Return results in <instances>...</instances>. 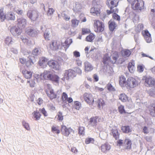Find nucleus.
Returning a JSON list of instances; mask_svg holds the SVG:
<instances>
[{
	"mask_svg": "<svg viewBox=\"0 0 155 155\" xmlns=\"http://www.w3.org/2000/svg\"><path fill=\"white\" fill-rule=\"evenodd\" d=\"M102 2L100 0H93L92 2V7L90 10L91 13L98 16L100 13V8L101 6Z\"/></svg>",
	"mask_w": 155,
	"mask_h": 155,
	"instance_id": "nucleus-1",
	"label": "nucleus"
},
{
	"mask_svg": "<svg viewBox=\"0 0 155 155\" xmlns=\"http://www.w3.org/2000/svg\"><path fill=\"white\" fill-rule=\"evenodd\" d=\"M132 8L134 10H140L144 8V2L142 0H134L131 3Z\"/></svg>",
	"mask_w": 155,
	"mask_h": 155,
	"instance_id": "nucleus-2",
	"label": "nucleus"
},
{
	"mask_svg": "<svg viewBox=\"0 0 155 155\" xmlns=\"http://www.w3.org/2000/svg\"><path fill=\"white\" fill-rule=\"evenodd\" d=\"M76 75L75 71L71 69H69L65 71L64 77L62 78V79L63 81L68 80L69 78H72L75 77Z\"/></svg>",
	"mask_w": 155,
	"mask_h": 155,
	"instance_id": "nucleus-3",
	"label": "nucleus"
},
{
	"mask_svg": "<svg viewBox=\"0 0 155 155\" xmlns=\"http://www.w3.org/2000/svg\"><path fill=\"white\" fill-rule=\"evenodd\" d=\"M94 25L95 32H101L104 30V26L103 23L99 20H94Z\"/></svg>",
	"mask_w": 155,
	"mask_h": 155,
	"instance_id": "nucleus-4",
	"label": "nucleus"
},
{
	"mask_svg": "<svg viewBox=\"0 0 155 155\" xmlns=\"http://www.w3.org/2000/svg\"><path fill=\"white\" fill-rule=\"evenodd\" d=\"M27 15L32 20L35 21L38 18V13L36 10H30L27 13Z\"/></svg>",
	"mask_w": 155,
	"mask_h": 155,
	"instance_id": "nucleus-5",
	"label": "nucleus"
},
{
	"mask_svg": "<svg viewBox=\"0 0 155 155\" xmlns=\"http://www.w3.org/2000/svg\"><path fill=\"white\" fill-rule=\"evenodd\" d=\"M85 101L90 105H92L94 102L93 97L92 94L86 93L83 95Z\"/></svg>",
	"mask_w": 155,
	"mask_h": 155,
	"instance_id": "nucleus-6",
	"label": "nucleus"
},
{
	"mask_svg": "<svg viewBox=\"0 0 155 155\" xmlns=\"http://www.w3.org/2000/svg\"><path fill=\"white\" fill-rule=\"evenodd\" d=\"M145 84L147 87H155V80L151 77H147L145 78Z\"/></svg>",
	"mask_w": 155,
	"mask_h": 155,
	"instance_id": "nucleus-7",
	"label": "nucleus"
},
{
	"mask_svg": "<svg viewBox=\"0 0 155 155\" xmlns=\"http://www.w3.org/2000/svg\"><path fill=\"white\" fill-rule=\"evenodd\" d=\"M127 85L132 88L135 87L138 84L137 82L132 77H130L128 78L127 81Z\"/></svg>",
	"mask_w": 155,
	"mask_h": 155,
	"instance_id": "nucleus-8",
	"label": "nucleus"
},
{
	"mask_svg": "<svg viewBox=\"0 0 155 155\" xmlns=\"http://www.w3.org/2000/svg\"><path fill=\"white\" fill-rule=\"evenodd\" d=\"M25 32L28 35L32 37L36 36L37 34V31L31 27H28L26 28Z\"/></svg>",
	"mask_w": 155,
	"mask_h": 155,
	"instance_id": "nucleus-9",
	"label": "nucleus"
},
{
	"mask_svg": "<svg viewBox=\"0 0 155 155\" xmlns=\"http://www.w3.org/2000/svg\"><path fill=\"white\" fill-rule=\"evenodd\" d=\"M142 33L146 42L148 43L151 42L152 41L151 35L147 30H145L143 31Z\"/></svg>",
	"mask_w": 155,
	"mask_h": 155,
	"instance_id": "nucleus-10",
	"label": "nucleus"
},
{
	"mask_svg": "<svg viewBox=\"0 0 155 155\" xmlns=\"http://www.w3.org/2000/svg\"><path fill=\"white\" fill-rule=\"evenodd\" d=\"M102 119L97 117H92L90 119L89 124L93 127L96 126L98 122L102 121Z\"/></svg>",
	"mask_w": 155,
	"mask_h": 155,
	"instance_id": "nucleus-11",
	"label": "nucleus"
},
{
	"mask_svg": "<svg viewBox=\"0 0 155 155\" xmlns=\"http://www.w3.org/2000/svg\"><path fill=\"white\" fill-rule=\"evenodd\" d=\"M48 65L53 69L55 70H59L60 66L58 62L54 60H51L48 61Z\"/></svg>",
	"mask_w": 155,
	"mask_h": 155,
	"instance_id": "nucleus-12",
	"label": "nucleus"
},
{
	"mask_svg": "<svg viewBox=\"0 0 155 155\" xmlns=\"http://www.w3.org/2000/svg\"><path fill=\"white\" fill-rule=\"evenodd\" d=\"M52 73L49 71H45L43 73L41 74L40 76H42L45 79L49 80L51 79Z\"/></svg>",
	"mask_w": 155,
	"mask_h": 155,
	"instance_id": "nucleus-13",
	"label": "nucleus"
},
{
	"mask_svg": "<svg viewBox=\"0 0 155 155\" xmlns=\"http://www.w3.org/2000/svg\"><path fill=\"white\" fill-rule=\"evenodd\" d=\"M72 131V129L67 128L64 126H61V131L63 134L66 136H68L70 133Z\"/></svg>",
	"mask_w": 155,
	"mask_h": 155,
	"instance_id": "nucleus-14",
	"label": "nucleus"
},
{
	"mask_svg": "<svg viewBox=\"0 0 155 155\" xmlns=\"http://www.w3.org/2000/svg\"><path fill=\"white\" fill-rule=\"evenodd\" d=\"M60 47V45L56 41H53L50 44L49 48L53 50H56Z\"/></svg>",
	"mask_w": 155,
	"mask_h": 155,
	"instance_id": "nucleus-15",
	"label": "nucleus"
},
{
	"mask_svg": "<svg viewBox=\"0 0 155 155\" xmlns=\"http://www.w3.org/2000/svg\"><path fill=\"white\" fill-rule=\"evenodd\" d=\"M119 57L117 52H115L111 55L110 58V61L113 64L115 63Z\"/></svg>",
	"mask_w": 155,
	"mask_h": 155,
	"instance_id": "nucleus-16",
	"label": "nucleus"
},
{
	"mask_svg": "<svg viewBox=\"0 0 155 155\" xmlns=\"http://www.w3.org/2000/svg\"><path fill=\"white\" fill-rule=\"evenodd\" d=\"M82 6L81 4L78 2H76L73 6V10L75 12H77L81 11Z\"/></svg>",
	"mask_w": 155,
	"mask_h": 155,
	"instance_id": "nucleus-17",
	"label": "nucleus"
},
{
	"mask_svg": "<svg viewBox=\"0 0 155 155\" xmlns=\"http://www.w3.org/2000/svg\"><path fill=\"white\" fill-rule=\"evenodd\" d=\"M19 28L18 26L17 27L15 26L12 27L11 28L10 31L13 35L18 36L19 33Z\"/></svg>",
	"mask_w": 155,
	"mask_h": 155,
	"instance_id": "nucleus-18",
	"label": "nucleus"
},
{
	"mask_svg": "<svg viewBox=\"0 0 155 155\" xmlns=\"http://www.w3.org/2000/svg\"><path fill=\"white\" fill-rule=\"evenodd\" d=\"M111 134L117 140L119 138L120 134L118 132V130L116 128H114L112 129L111 130Z\"/></svg>",
	"mask_w": 155,
	"mask_h": 155,
	"instance_id": "nucleus-19",
	"label": "nucleus"
},
{
	"mask_svg": "<svg viewBox=\"0 0 155 155\" xmlns=\"http://www.w3.org/2000/svg\"><path fill=\"white\" fill-rule=\"evenodd\" d=\"M46 92L47 96L51 99L55 98L57 97V95L54 92L53 89L47 91Z\"/></svg>",
	"mask_w": 155,
	"mask_h": 155,
	"instance_id": "nucleus-20",
	"label": "nucleus"
},
{
	"mask_svg": "<svg viewBox=\"0 0 155 155\" xmlns=\"http://www.w3.org/2000/svg\"><path fill=\"white\" fill-rule=\"evenodd\" d=\"M119 84L121 87L126 86L127 82L125 77L123 75L121 76L119 79Z\"/></svg>",
	"mask_w": 155,
	"mask_h": 155,
	"instance_id": "nucleus-21",
	"label": "nucleus"
},
{
	"mask_svg": "<svg viewBox=\"0 0 155 155\" xmlns=\"http://www.w3.org/2000/svg\"><path fill=\"white\" fill-rule=\"evenodd\" d=\"M110 148V146L107 143H105L101 146V149L102 151L106 153L107 151L109 150Z\"/></svg>",
	"mask_w": 155,
	"mask_h": 155,
	"instance_id": "nucleus-22",
	"label": "nucleus"
},
{
	"mask_svg": "<svg viewBox=\"0 0 155 155\" xmlns=\"http://www.w3.org/2000/svg\"><path fill=\"white\" fill-rule=\"evenodd\" d=\"M22 74L24 77L27 79L30 78L32 75V72L25 70L22 71Z\"/></svg>",
	"mask_w": 155,
	"mask_h": 155,
	"instance_id": "nucleus-23",
	"label": "nucleus"
},
{
	"mask_svg": "<svg viewBox=\"0 0 155 155\" xmlns=\"http://www.w3.org/2000/svg\"><path fill=\"white\" fill-rule=\"evenodd\" d=\"M121 53L123 57L126 58L129 57L130 55L131 52L130 50L124 49L121 51Z\"/></svg>",
	"mask_w": 155,
	"mask_h": 155,
	"instance_id": "nucleus-24",
	"label": "nucleus"
},
{
	"mask_svg": "<svg viewBox=\"0 0 155 155\" xmlns=\"http://www.w3.org/2000/svg\"><path fill=\"white\" fill-rule=\"evenodd\" d=\"M84 70L86 71H88L93 69V67L91 64L88 62L86 61L84 63Z\"/></svg>",
	"mask_w": 155,
	"mask_h": 155,
	"instance_id": "nucleus-25",
	"label": "nucleus"
},
{
	"mask_svg": "<svg viewBox=\"0 0 155 155\" xmlns=\"http://www.w3.org/2000/svg\"><path fill=\"white\" fill-rule=\"evenodd\" d=\"M121 130L124 133H126L131 132L132 130L131 128L129 126H122Z\"/></svg>",
	"mask_w": 155,
	"mask_h": 155,
	"instance_id": "nucleus-26",
	"label": "nucleus"
},
{
	"mask_svg": "<svg viewBox=\"0 0 155 155\" xmlns=\"http://www.w3.org/2000/svg\"><path fill=\"white\" fill-rule=\"evenodd\" d=\"M107 12L108 15H109L111 13H116L118 12V9L116 7L111 6L110 7V10H107Z\"/></svg>",
	"mask_w": 155,
	"mask_h": 155,
	"instance_id": "nucleus-27",
	"label": "nucleus"
},
{
	"mask_svg": "<svg viewBox=\"0 0 155 155\" xmlns=\"http://www.w3.org/2000/svg\"><path fill=\"white\" fill-rule=\"evenodd\" d=\"M6 19L7 20H14L15 16L14 14L12 12H8L6 14Z\"/></svg>",
	"mask_w": 155,
	"mask_h": 155,
	"instance_id": "nucleus-28",
	"label": "nucleus"
},
{
	"mask_svg": "<svg viewBox=\"0 0 155 155\" xmlns=\"http://www.w3.org/2000/svg\"><path fill=\"white\" fill-rule=\"evenodd\" d=\"M110 30L113 31L116 27L117 25L115 22L113 21L110 20L108 22Z\"/></svg>",
	"mask_w": 155,
	"mask_h": 155,
	"instance_id": "nucleus-29",
	"label": "nucleus"
},
{
	"mask_svg": "<svg viewBox=\"0 0 155 155\" xmlns=\"http://www.w3.org/2000/svg\"><path fill=\"white\" fill-rule=\"evenodd\" d=\"M59 77L56 75L52 73L51 79L49 80L58 83L59 81Z\"/></svg>",
	"mask_w": 155,
	"mask_h": 155,
	"instance_id": "nucleus-30",
	"label": "nucleus"
},
{
	"mask_svg": "<svg viewBox=\"0 0 155 155\" xmlns=\"http://www.w3.org/2000/svg\"><path fill=\"white\" fill-rule=\"evenodd\" d=\"M149 111L151 116L155 117V103L150 107Z\"/></svg>",
	"mask_w": 155,
	"mask_h": 155,
	"instance_id": "nucleus-31",
	"label": "nucleus"
},
{
	"mask_svg": "<svg viewBox=\"0 0 155 155\" xmlns=\"http://www.w3.org/2000/svg\"><path fill=\"white\" fill-rule=\"evenodd\" d=\"M128 68L129 71L131 73L134 72L135 70L134 63V62L129 63L128 66Z\"/></svg>",
	"mask_w": 155,
	"mask_h": 155,
	"instance_id": "nucleus-32",
	"label": "nucleus"
},
{
	"mask_svg": "<svg viewBox=\"0 0 155 155\" xmlns=\"http://www.w3.org/2000/svg\"><path fill=\"white\" fill-rule=\"evenodd\" d=\"M26 20L22 18L20 20V29H24L26 25Z\"/></svg>",
	"mask_w": 155,
	"mask_h": 155,
	"instance_id": "nucleus-33",
	"label": "nucleus"
},
{
	"mask_svg": "<svg viewBox=\"0 0 155 155\" xmlns=\"http://www.w3.org/2000/svg\"><path fill=\"white\" fill-rule=\"evenodd\" d=\"M71 26L74 28H76L78 25L80 21L74 18L71 20Z\"/></svg>",
	"mask_w": 155,
	"mask_h": 155,
	"instance_id": "nucleus-34",
	"label": "nucleus"
},
{
	"mask_svg": "<svg viewBox=\"0 0 155 155\" xmlns=\"http://www.w3.org/2000/svg\"><path fill=\"white\" fill-rule=\"evenodd\" d=\"M124 144H125L127 149H129L131 148V141L129 139L125 140L124 141Z\"/></svg>",
	"mask_w": 155,
	"mask_h": 155,
	"instance_id": "nucleus-35",
	"label": "nucleus"
},
{
	"mask_svg": "<svg viewBox=\"0 0 155 155\" xmlns=\"http://www.w3.org/2000/svg\"><path fill=\"white\" fill-rule=\"evenodd\" d=\"M51 32V30L49 29H47L45 30L44 35V36L45 39L47 40L49 39Z\"/></svg>",
	"mask_w": 155,
	"mask_h": 155,
	"instance_id": "nucleus-36",
	"label": "nucleus"
},
{
	"mask_svg": "<svg viewBox=\"0 0 155 155\" xmlns=\"http://www.w3.org/2000/svg\"><path fill=\"white\" fill-rule=\"evenodd\" d=\"M110 61V57L108 54H106L104 56L103 58V62L106 64L108 63Z\"/></svg>",
	"mask_w": 155,
	"mask_h": 155,
	"instance_id": "nucleus-37",
	"label": "nucleus"
},
{
	"mask_svg": "<svg viewBox=\"0 0 155 155\" xmlns=\"http://www.w3.org/2000/svg\"><path fill=\"white\" fill-rule=\"evenodd\" d=\"M33 115V118H35V120H39L41 117V115L39 112L37 111H34L32 113Z\"/></svg>",
	"mask_w": 155,
	"mask_h": 155,
	"instance_id": "nucleus-38",
	"label": "nucleus"
},
{
	"mask_svg": "<svg viewBox=\"0 0 155 155\" xmlns=\"http://www.w3.org/2000/svg\"><path fill=\"white\" fill-rule=\"evenodd\" d=\"M41 50L40 48H35L32 51V54L34 55L37 56L41 53Z\"/></svg>",
	"mask_w": 155,
	"mask_h": 155,
	"instance_id": "nucleus-39",
	"label": "nucleus"
},
{
	"mask_svg": "<svg viewBox=\"0 0 155 155\" xmlns=\"http://www.w3.org/2000/svg\"><path fill=\"white\" fill-rule=\"evenodd\" d=\"M119 99L123 102H125L127 100V97L124 94H120L119 96Z\"/></svg>",
	"mask_w": 155,
	"mask_h": 155,
	"instance_id": "nucleus-40",
	"label": "nucleus"
},
{
	"mask_svg": "<svg viewBox=\"0 0 155 155\" xmlns=\"http://www.w3.org/2000/svg\"><path fill=\"white\" fill-rule=\"evenodd\" d=\"M48 60L45 57H41L39 61V64L40 66H41L43 64L46 62Z\"/></svg>",
	"mask_w": 155,
	"mask_h": 155,
	"instance_id": "nucleus-41",
	"label": "nucleus"
},
{
	"mask_svg": "<svg viewBox=\"0 0 155 155\" xmlns=\"http://www.w3.org/2000/svg\"><path fill=\"white\" fill-rule=\"evenodd\" d=\"M94 38V35L93 34H90L86 38V41L89 42H91Z\"/></svg>",
	"mask_w": 155,
	"mask_h": 155,
	"instance_id": "nucleus-42",
	"label": "nucleus"
},
{
	"mask_svg": "<svg viewBox=\"0 0 155 155\" xmlns=\"http://www.w3.org/2000/svg\"><path fill=\"white\" fill-rule=\"evenodd\" d=\"M6 15H5L3 10L0 11V19L2 21H4L6 19Z\"/></svg>",
	"mask_w": 155,
	"mask_h": 155,
	"instance_id": "nucleus-43",
	"label": "nucleus"
},
{
	"mask_svg": "<svg viewBox=\"0 0 155 155\" xmlns=\"http://www.w3.org/2000/svg\"><path fill=\"white\" fill-rule=\"evenodd\" d=\"M143 26L142 24H139L136 28L135 30L137 32H140L143 29Z\"/></svg>",
	"mask_w": 155,
	"mask_h": 155,
	"instance_id": "nucleus-44",
	"label": "nucleus"
},
{
	"mask_svg": "<svg viewBox=\"0 0 155 155\" xmlns=\"http://www.w3.org/2000/svg\"><path fill=\"white\" fill-rule=\"evenodd\" d=\"M110 4L112 6L117 7L119 1L118 0H110Z\"/></svg>",
	"mask_w": 155,
	"mask_h": 155,
	"instance_id": "nucleus-45",
	"label": "nucleus"
},
{
	"mask_svg": "<svg viewBox=\"0 0 155 155\" xmlns=\"http://www.w3.org/2000/svg\"><path fill=\"white\" fill-rule=\"evenodd\" d=\"M5 44L7 45H9L12 42V39L11 37H7L5 40Z\"/></svg>",
	"mask_w": 155,
	"mask_h": 155,
	"instance_id": "nucleus-46",
	"label": "nucleus"
},
{
	"mask_svg": "<svg viewBox=\"0 0 155 155\" xmlns=\"http://www.w3.org/2000/svg\"><path fill=\"white\" fill-rule=\"evenodd\" d=\"M94 141V139L91 138H87L85 140V143L86 144H88L90 143H93Z\"/></svg>",
	"mask_w": 155,
	"mask_h": 155,
	"instance_id": "nucleus-47",
	"label": "nucleus"
},
{
	"mask_svg": "<svg viewBox=\"0 0 155 155\" xmlns=\"http://www.w3.org/2000/svg\"><path fill=\"white\" fill-rule=\"evenodd\" d=\"M81 106V104L78 101H75L74 102V107L77 110H79Z\"/></svg>",
	"mask_w": 155,
	"mask_h": 155,
	"instance_id": "nucleus-48",
	"label": "nucleus"
},
{
	"mask_svg": "<svg viewBox=\"0 0 155 155\" xmlns=\"http://www.w3.org/2000/svg\"><path fill=\"white\" fill-rule=\"evenodd\" d=\"M22 125L27 130H30V128L29 127L28 124L26 122L23 121L22 122Z\"/></svg>",
	"mask_w": 155,
	"mask_h": 155,
	"instance_id": "nucleus-49",
	"label": "nucleus"
},
{
	"mask_svg": "<svg viewBox=\"0 0 155 155\" xmlns=\"http://www.w3.org/2000/svg\"><path fill=\"white\" fill-rule=\"evenodd\" d=\"M118 110L119 112L121 114L126 113V112L124 109V106L123 105H120L119 107Z\"/></svg>",
	"mask_w": 155,
	"mask_h": 155,
	"instance_id": "nucleus-50",
	"label": "nucleus"
},
{
	"mask_svg": "<svg viewBox=\"0 0 155 155\" xmlns=\"http://www.w3.org/2000/svg\"><path fill=\"white\" fill-rule=\"evenodd\" d=\"M107 89L110 91H115L114 87L110 83H108L107 84Z\"/></svg>",
	"mask_w": 155,
	"mask_h": 155,
	"instance_id": "nucleus-51",
	"label": "nucleus"
},
{
	"mask_svg": "<svg viewBox=\"0 0 155 155\" xmlns=\"http://www.w3.org/2000/svg\"><path fill=\"white\" fill-rule=\"evenodd\" d=\"M61 15L64 19L66 21H68L70 19V17L66 14L64 12H62L61 13Z\"/></svg>",
	"mask_w": 155,
	"mask_h": 155,
	"instance_id": "nucleus-52",
	"label": "nucleus"
},
{
	"mask_svg": "<svg viewBox=\"0 0 155 155\" xmlns=\"http://www.w3.org/2000/svg\"><path fill=\"white\" fill-rule=\"evenodd\" d=\"M34 64L32 60L29 59L26 62V65L27 67H29Z\"/></svg>",
	"mask_w": 155,
	"mask_h": 155,
	"instance_id": "nucleus-53",
	"label": "nucleus"
},
{
	"mask_svg": "<svg viewBox=\"0 0 155 155\" xmlns=\"http://www.w3.org/2000/svg\"><path fill=\"white\" fill-rule=\"evenodd\" d=\"M52 131L58 134L60 133V131L57 127L53 126L51 128Z\"/></svg>",
	"mask_w": 155,
	"mask_h": 155,
	"instance_id": "nucleus-54",
	"label": "nucleus"
},
{
	"mask_svg": "<svg viewBox=\"0 0 155 155\" xmlns=\"http://www.w3.org/2000/svg\"><path fill=\"white\" fill-rule=\"evenodd\" d=\"M113 19L118 21H120V16L115 13L113 14Z\"/></svg>",
	"mask_w": 155,
	"mask_h": 155,
	"instance_id": "nucleus-55",
	"label": "nucleus"
},
{
	"mask_svg": "<svg viewBox=\"0 0 155 155\" xmlns=\"http://www.w3.org/2000/svg\"><path fill=\"white\" fill-rule=\"evenodd\" d=\"M98 107L100 108L101 106H103L104 105V103L103 100L102 99H99L98 100Z\"/></svg>",
	"mask_w": 155,
	"mask_h": 155,
	"instance_id": "nucleus-56",
	"label": "nucleus"
},
{
	"mask_svg": "<svg viewBox=\"0 0 155 155\" xmlns=\"http://www.w3.org/2000/svg\"><path fill=\"white\" fill-rule=\"evenodd\" d=\"M68 96L67 94L64 92L63 93L62 95V100L64 101H66L67 99H68Z\"/></svg>",
	"mask_w": 155,
	"mask_h": 155,
	"instance_id": "nucleus-57",
	"label": "nucleus"
},
{
	"mask_svg": "<svg viewBox=\"0 0 155 155\" xmlns=\"http://www.w3.org/2000/svg\"><path fill=\"white\" fill-rule=\"evenodd\" d=\"M73 54L74 56L76 58L80 57V52L77 51H75L73 52Z\"/></svg>",
	"mask_w": 155,
	"mask_h": 155,
	"instance_id": "nucleus-58",
	"label": "nucleus"
},
{
	"mask_svg": "<svg viewBox=\"0 0 155 155\" xmlns=\"http://www.w3.org/2000/svg\"><path fill=\"white\" fill-rule=\"evenodd\" d=\"M79 133L80 134H84V128L83 127H79Z\"/></svg>",
	"mask_w": 155,
	"mask_h": 155,
	"instance_id": "nucleus-59",
	"label": "nucleus"
},
{
	"mask_svg": "<svg viewBox=\"0 0 155 155\" xmlns=\"http://www.w3.org/2000/svg\"><path fill=\"white\" fill-rule=\"evenodd\" d=\"M144 67L143 65H140L137 66V71L140 72H142L144 70Z\"/></svg>",
	"mask_w": 155,
	"mask_h": 155,
	"instance_id": "nucleus-60",
	"label": "nucleus"
},
{
	"mask_svg": "<svg viewBox=\"0 0 155 155\" xmlns=\"http://www.w3.org/2000/svg\"><path fill=\"white\" fill-rule=\"evenodd\" d=\"M143 131L144 134H147L149 133V130L147 127L144 126L143 128Z\"/></svg>",
	"mask_w": 155,
	"mask_h": 155,
	"instance_id": "nucleus-61",
	"label": "nucleus"
},
{
	"mask_svg": "<svg viewBox=\"0 0 155 155\" xmlns=\"http://www.w3.org/2000/svg\"><path fill=\"white\" fill-rule=\"evenodd\" d=\"M54 11V10L52 8H49V10L48 12V15H52Z\"/></svg>",
	"mask_w": 155,
	"mask_h": 155,
	"instance_id": "nucleus-62",
	"label": "nucleus"
},
{
	"mask_svg": "<svg viewBox=\"0 0 155 155\" xmlns=\"http://www.w3.org/2000/svg\"><path fill=\"white\" fill-rule=\"evenodd\" d=\"M74 70L75 72L77 74H81L82 73L81 70L78 67L75 68H74Z\"/></svg>",
	"mask_w": 155,
	"mask_h": 155,
	"instance_id": "nucleus-63",
	"label": "nucleus"
},
{
	"mask_svg": "<svg viewBox=\"0 0 155 155\" xmlns=\"http://www.w3.org/2000/svg\"><path fill=\"white\" fill-rule=\"evenodd\" d=\"M21 38L23 42L28 44V41H29V40L27 39L25 37L21 36Z\"/></svg>",
	"mask_w": 155,
	"mask_h": 155,
	"instance_id": "nucleus-64",
	"label": "nucleus"
}]
</instances>
